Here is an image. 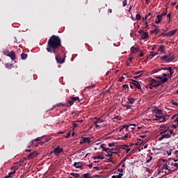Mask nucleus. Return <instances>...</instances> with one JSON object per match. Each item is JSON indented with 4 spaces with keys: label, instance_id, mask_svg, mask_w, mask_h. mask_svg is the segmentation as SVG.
I'll return each instance as SVG.
<instances>
[{
    "label": "nucleus",
    "instance_id": "nucleus-1",
    "mask_svg": "<svg viewBox=\"0 0 178 178\" xmlns=\"http://www.w3.org/2000/svg\"><path fill=\"white\" fill-rule=\"evenodd\" d=\"M62 47L60 38L58 35H53L47 41V51L51 54H56V49Z\"/></svg>",
    "mask_w": 178,
    "mask_h": 178
},
{
    "label": "nucleus",
    "instance_id": "nucleus-2",
    "mask_svg": "<svg viewBox=\"0 0 178 178\" xmlns=\"http://www.w3.org/2000/svg\"><path fill=\"white\" fill-rule=\"evenodd\" d=\"M155 78L161 80L160 81H156L157 86H161V84H165L168 81V74L163 73V76L156 75Z\"/></svg>",
    "mask_w": 178,
    "mask_h": 178
},
{
    "label": "nucleus",
    "instance_id": "nucleus-3",
    "mask_svg": "<svg viewBox=\"0 0 178 178\" xmlns=\"http://www.w3.org/2000/svg\"><path fill=\"white\" fill-rule=\"evenodd\" d=\"M76 101H79V102H80V98H79V97H71V99L68 100V102L65 103L66 108H70Z\"/></svg>",
    "mask_w": 178,
    "mask_h": 178
},
{
    "label": "nucleus",
    "instance_id": "nucleus-4",
    "mask_svg": "<svg viewBox=\"0 0 178 178\" xmlns=\"http://www.w3.org/2000/svg\"><path fill=\"white\" fill-rule=\"evenodd\" d=\"M173 59H175V56H171L170 53V55L163 56L161 57V60H165V62H167V63H169V62H172V60H173Z\"/></svg>",
    "mask_w": 178,
    "mask_h": 178
},
{
    "label": "nucleus",
    "instance_id": "nucleus-5",
    "mask_svg": "<svg viewBox=\"0 0 178 178\" xmlns=\"http://www.w3.org/2000/svg\"><path fill=\"white\" fill-rule=\"evenodd\" d=\"M60 152H63V148H60V147L57 146V147L54 148L53 153L56 156H58L60 154Z\"/></svg>",
    "mask_w": 178,
    "mask_h": 178
},
{
    "label": "nucleus",
    "instance_id": "nucleus-6",
    "mask_svg": "<svg viewBox=\"0 0 178 178\" xmlns=\"http://www.w3.org/2000/svg\"><path fill=\"white\" fill-rule=\"evenodd\" d=\"M86 143L88 144H90V143H91V139L90 138H87V137H81V140L80 142V144H86Z\"/></svg>",
    "mask_w": 178,
    "mask_h": 178
},
{
    "label": "nucleus",
    "instance_id": "nucleus-7",
    "mask_svg": "<svg viewBox=\"0 0 178 178\" xmlns=\"http://www.w3.org/2000/svg\"><path fill=\"white\" fill-rule=\"evenodd\" d=\"M171 137H172V135L169 134V133L163 134H161V137L159 138V141H162L163 138H170Z\"/></svg>",
    "mask_w": 178,
    "mask_h": 178
},
{
    "label": "nucleus",
    "instance_id": "nucleus-8",
    "mask_svg": "<svg viewBox=\"0 0 178 178\" xmlns=\"http://www.w3.org/2000/svg\"><path fill=\"white\" fill-rule=\"evenodd\" d=\"M131 84H133V86H134L136 88H138V90H141V85L140 84V83H138V81L136 80H132Z\"/></svg>",
    "mask_w": 178,
    "mask_h": 178
},
{
    "label": "nucleus",
    "instance_id": "nucleus-9",
    "mask_svg": "<svg viewBox=\"0 0 178 178\" xmlns=\"http://www.w3.org/2000/svg\"><path fill=\"white\" fill-rule=\"evenodd\" d=\"M56 60L57 63H65V58H60V56H59V54H56Z\"/></svg>",
    "mask_w": 178,
    "mask_h": 178
},
{
    "label": "nucleus",
    "instance_id": "nucleus-10",
    "mask_svg": "<svg viewBox=\"0 0 178 178\" xmlns=\"http://www.w3.org/2000/svg\"><path fill=\"white\" fill-rule=\"evenodd\" d=\"M177 32V29L170 31L168 33L165 34V37H173V35H175Z\"/></svg>",
    "mask_w": 178,
    "mask_h": 178
},
{
    "label": "nucleus",
    "instance_id": "nucleus-11",
    "mask_svg": "<svg viewBox=\"0 0 178 178\" xmlns=\"http://www.w3.org/2000/svg\"><path fill=\"white\" fill-rule=\"evenodd\" d=\"M101 148H102V151H104V152H106L107 154H112V150L113 149V147L106 148L105 147H104V145H101Z\"/></svg>",
    "mask_w": 178,
    "mask_h": 178
},
{
    "label": "nucleus",
    "instance_id": "nucleus-12",
    "mask_svg": "<svg viewBox=\"0 0 178 178\" xmlns=\"http://www.w3.org/2000/svg\"><path fill=\"white\" fill-rule=\"evenodd\" d=\"M153 115H163L162 110L159 108H154L152 111Z\"/></svg>",
    "mask_w": 178,
    "mask_h": 178
},
{
    "label": "nucleus",
    "instance_id": "nucleus-13",
    "mask_svg": "<svg viewBox=\"0 0 178 178\" xmlns=\"http://www.w3.org/2000/svg\"><path fill=\"white\" fill-rule=\"evenodd\" d=\"M38 155V151H33V152L30 153L28 155L29 159H33L35 156H37Z\"/></svg>",
    "mask_w": 178,
    "mask_h": 178
},
{
    "label": "nucleus",
    "instance_id": "nucleus-14",
    "mask_svg": "<svg viewBox=\"0 0 178 178\" xmlns=\"http://www.w3.org/2000/svg\"><path fill=\"white\" fill-rule=\"evenodd\" d=\"M168 70H169L170 73L168 74V79H172V76H173V73H175V71L172 68V67H168Z\"/></svg>",
    "mask_w": 178,
    "mask_h": 178
},
{
    "label": "nucleus",
    "instance_id": "nucleus-15",
    "mask_svg": "<svg viewBox=\"0 0 178 178\" xmlns=\"http://www.w3.org/2000/svg\"><path fill=\"white\" fill-rule=\"evenodd\" d=\"M8 56H9L12 60H15L16 59V54L13 51H10Z\"/></svg>",
    "mask_w": 178,
    "mask_h": 178
},
{
    "label": "nucleus",
    "instance_id": "nucleus-16",
    "mask_svg": "<svg viewBox=\"0 0 178 178\" xmlns=\"http://www.w3.org/2000/svg\"><path fill=\"white\" fill-rule=\"evenodd\" d=\"M150 80L152 81V84H153V87H154L155 88H156V87H159V86L161 85H158L156 81H158L154 79L150 78Z\"/></svg>",
    "mask_w": 178,
    "mask_h": 178
},
{
    "label": "nucleus",
    "instance_id": "nucleus-17",
    "mask_svg": "<svg viewBox=\"0 0 178 178\" xmlns=\"http://www.w3.org/2000/svg\"><path fill=\"white\" fill-rule=\"evenodd\" d=\"M74 166L76 169H83V165H81V162H74Z\"/></svg>",
    "mask_w": 178,
    "mask_h": 178
},
{
    "label": "nucleus",
    "instance_id": "nucleus-18",
    "mask_svg": "<svg viewBox=\"0 0 178 178\" xmlns=\"http://www.w3.org/2000/svg\"><path fill=\"white\" fill-rule=\"evenodd\" d=\"M143 73H144V71L136 72L134 74H136V76H134V79H139V77H141V76H143Z\"/></svg>",
    "mask_w": 178,
    "mask_h": 178
},
{
    "label": "nucleus",
    "instance_id": "nucleus-19",
    "mask_svg": "<svg viewBox=\"0 0 178 178\" xmlns=\"http://www.w3.org/2000/svg\"><path fill=\"white\" fill-rule=\"evenodd\" d=\"M127 99V104H130L131 105H133V104L136 102V99H134V97H128Z\"/></svg>",
    "mask_w": 178,
    "mask_h": 178
},
{
    "label": "nucleus",
    "instance_id": "nucleus-20",
    "mask_svg": "<svg viewBox=\"0 0 178 178\" xmlns=\"http://www.w3.org/2000/svg\"><path fill=\"white\" fill-rule=\"evenodd\" d=\"M156 17H157V19H158V20H155L154 21V23L156 24H159V23H161V22H162V17H161L159 15H158L157 16H156Z\"/></svg>",
    "mask_w": 178,
    "mask_h": 178
},
{
    "label": "nucleus",
    "instance_id": "nucleus-21",
    "mask_svg": "<svg viewBox=\"0 0 178 178\" xmlns=\"http://www.w3.org/2000/svg\"><path fill=\"white\" fill-rule=\"evenodd\" d=\"M140 35H141L142 40H147V38H148L149 37L148 33H147L145 32L143 33V34H141Z\"/></svg>",
    "mask_w": 178,
    "mask_h": 178
},
{
    "label": "nucleus",
    "instance_id": "nucleus-22",
    "mask_svg": "<svg viewBox=\"0 0 178 178\" xmlns=\"http://www.w3.org/2000/svg\"><path fill=\"white\" fill-rule=\"evenodd\" d=\"M59 106H66V103L65 104L58 103V104H57L56 105H54L52 109H55V108H58Z\"/></svg>",
    "mask_w": 178,
    "mask_h": 178
},
{
    "label": "nucleus",
    "instance_id": "nucleus-23",
    "mask_svg": "<svg viewBox=\"0 0 178 178\" xmlns=\"http://www.w3.org/2000/svg\"><path fill=\"white\" fill-rule=\"evenodd\" d=\"M153 26L155 27V29L152 31V33L154 34H158V33L160 31L159 29H158V26H156L155 24H153Z\"/></svg>",
    "mask_w": 178,
    "mask_h": 178
},
{
    "label": "nucleus",
    "instance_id": "nucleus-24",
    "mask_svg": "<svg viewBox=\"0 0 178 178\" xmlns=\"http://www.w3.org/2000/svg\"><path fill=\"white\" fill-rule=\"evenodd\" d=\"M120 152V149L118 147L113 148V150H111V154H119Z\"/></svg>",
    "mask_w": 178,
    "mask_h": 178
},
{
    "label": "nucleus",
    "instance_id": "nucleus-25",
    "mask_svg": "<svg viewBox=\"0 0 178 178\" xmlns=\"http://www.w3.org/2000/svg\"><path fill=\"white\" fill-rule=\"evenodd\" d=\"M154 116L156 117V118H153V120L158 121L162 119V114L161 115L155 114Z\"/></svg>",
    "mask_w": 178,
    "mask_h": 178
},
{
    "label": "nucleus",
    "instance_id": "nucleus-26",
    "mask_svg": "<svg viewBox=\"0 0 178 178\" xmlns=\"http://www.w3.org/2000/svg\"><path fill=\"white\" fill-rule=\"evenodd\" d=\"M161 119H162V120L160 121L161 123H162V122H166V120H168V119H169V115H163V114H162Z\"/></svg>",
    "mask_w": 178,
    "mask_h": 178
},
{
    "label": "nucleus",
    "instance_id": "nucleus-27",
    "mask_svg": "<svg viewBox=\"0 0 178 178\" xmlns=\"http://www.w3.org/2000/svg\"><path fill=\"white\" fill-rule=\"evenodd\" d=\"M163 170H168V172H170V168L168 167V164H163L162 167Z\"/></svg>",
    "mask_w": 178,
    "mask_h": 178
},
{
    "label": "nucleus",
    "instance_id": "nucleus-28",
    "mask_svg": "<svg viewBox=\"0 0 178 178\" xmlns=\"http://www.w3.org/2000/svg\"><path fill=\"white\" fill-rule=\"evenodd\" d=\"M159 52H165V46L163 44H161L159 46V48L158 49Z\"/></svg>",
    "mask_w": 178,
    "mask_h": 178
},
{
    "label": "nucleus",
    "instance_id": "nucleus-29",
    "mask_svg": "<svg viewBox=\"0 0 178 178\" xmlns=\"http://www.w3.org/2000/svg\"><path fill=\"white\" fill-rule=\"evenodd\" d=\"M82 178H92V176L90 173H86L82 175Z\"/></svg>",
    "mask_w": 178,
    "mask_h": 178
},
{
    "label": "nucleus",
    "instance_id": "nucleus-30",
    "mask_svg": "<svg viewBox=\"0 0 178 178\" xmlns=\"http://www.w3.org/2000/svg\"><path fill=\"white\" fill-rule=\"evenodd\" d=\"M122 106L124 108H127V109H133V105H129V104H122Z\"/></svg>",
    "mask_w": 178,
    "mask_h": 178
},
{
    "label": "nucleus",
    "instance_id": "nucleus-31",
    "mask_svg": "<svg viewBox=\"0 0 178 178\" xmlns=\"http://www.w3.org/2000/svg\"><path fill=\"white\" fill-rule=\"evenodd\" d=\"M70 175L73 176L74 177L73 178L80 177V174L79 173L71 172Z\"/></svg>",
    "mask_w": 178,
    "mask_h": 178
},
{
    "label": "nucleus",
    "instance_id": "nucleus-32",
    "mask_svg": "<svg viewBox=\"0 0 178 178\" xmlns=\"http://www.w3.org/2000/svg\"><path fill=\"white\" fill-rule=\"evenodd\" d=\"M159 173H162V176H165V175H168L169 172H168V171H166V170H163V168L161 170V171L159 172Z\"/></svg>",
    "mask_w": 178,
    "mask_h": 178
},
{
    "label": "nucleus",
    "instance_id": "nucleus-33",
    "mask_svg": "<svg viewBox=\"0 0 178 178\" xmlns=\"http://www.w3.org/2000/svg\"><path fill=\"white\" fill-rule=\"evenodd\" d=\"M155 56V52L151 51L150 54L147 56V59L149 58V59H152Z\"/></svg>",
    "mask_w": 178,
    "mask_h": 178
},
{
    "label": "nucleus",
    "instance_id": "nucleus-34",
    "mask_svg": "<svg viewBox=\"0 0 178 178\" xmlns=\"http://www.w3.org/2000/svg\"><path fill=\"white\" fill-rule=\"evenodd\" d=\"M21 58L25 60V59H27V54L24 53L21 54Z\"/></svg>",
    "mask_w": 178,
    "mask_h": 178
},
{
    "label": "nucleus",
    "instance_id": "nucleus-35",
    "mask_svg": "<svg viewBox=\"0 0 178 178\" xmlns=\"http://www.w3.org/2000/svg\"><path fill=\"white\" fill-rule=\"evenodd\" d=\"M14 175H15V172H9L8 175H6V177L7 178L13 177V176H15Z\"/></svg>",
    "mask_w": 178,
    "mask_h": 178
},
{
    "label": "nucleus",
    "instance_id": "nucleus-36",
    "mask_svg": "<svg viewBox=\"0 0 178 178\" xmlns=\"http://www.w3.org/2000/svg\"><path fill=\"white\" fill-rule=\"evenodd\" d=\"M3 55H6V56H8L9 54H10V52H9V50L8 49H4L3 51Z\"/></svg>",
    "mask_w": 178,
    "mask_h": 178
},
{
    "label": "nucleus",
    "instance_id": "nucleus-37",
    "mask_svg": "<svg viewBox=\"0 0 178 178\" xmlns=\"http://www.w3.org/2000/svg\"><path fill=\"white\" fill-rule=\"evenodd\" d=\"M147 87L149 88V90H152V88L154 87V85H153L152 81H151V79H150V83L149 84V86H146V88H147Z\"/></svg>",
    "mask_w": 178,
    "mask_h": 178
},
{
    "label": "nucleus",
    "instance_id": "nucleus-38",
    "mask_svg": "<svg viewBox=\"0 0 178 178\" xmlns=\"http://www.w3.org/2000/svg\"><path fill=\"white\" fill-rule=\"evenodd\" d=\"M104 156L99 154L95 157V159H104Z\"/></svg>",
    "mask_w": 178,
    "mask_h": 178
},
{
    "label": "nucleus",
    "instance_id": "nucleus-39",
    "mask_svg": "<svg viewBox=\"0 0 178 178\" xmlns=\"http://www.w3.org/2000/svg\"><path fill=\"white\" fill-rule=\"evenodd\" d=\"M5 67H6L7 69H12V64H10V63H6V64H5Z\"/></svg>",
    "mask_w": 178,
    "mask_h": 178
},
{
    "label": "nucleus",
    "instance_id": "nucleus-40",
    "mask_svg": "<svg viewBox=\"0 0 178 178\" xmlns=\"http://www.w3.org/2000/svg\"><path fill=\"white\" fill-rule=\"evenodd\" d=\"M166 15H168V9H166L165 12H164V13H161V14H160L159 15H160L161 17H163V16H166Z\"/></svg>",
    "mask_w": 178,
    "mask_h": 178
},
{
    "label": "nucleus",
    "instance_id": "nucleus-41",
    "mask_svg": "<svg viewBox=\"0 0 178 178\" xmlns=\"http://www.w3.org/2000/svg\"><path fill=\"white\" fill-rule=\"evenodd\" d=\"M95 122H97V123H104V120H102L101 118H98L97 120V121H95Z\"/></svg>",
    "mask_w": 178,
    "mask_h": 178
},
{
    "label": "nucleus",
    "instance_id": "nucleus-42",
    "mask_svg": "<svg viewBox=\"0 0 178 178\" xmlns=\"http://www.w3.org/2000/svg\"><path fill=\"white\" fill-rule=\"evenodd\" d=\"M136 20H141V15L140 14H136Z\"/></svg>",
    "mask_w": 178,
    "mask_h": 178
},
{
    "label": "nucleus",
    "instance_id": "nucleus-43",
    "mask_svg": "<svg viewBox=\"0 0 178 178\" xmlns=\"http://www.w3.org/2000/svg\"><path fill=\"white\" fill-rule=\"evenodd\" d=\"M131 49H134L136 52H140V48L138 47H134V46H133Z\"/></svg>",
    "mask_w": 178,
    "mask_h": 178
},
{
    "label": "nucleus",
    "instance_id": "nucleus-44",
    "mask_svg": "<svg viewBox=\"0 0 178 178\" xmlns=\"http://www.w3.org/2000/svg\"><path fill=\"white\" fill-rule=\"evenodd\" d=\"M168 131H169V129H164L160 133V134H166Z\"/></svg>",
    "mask_w": 178,
    "mask_h": 178
},
{
    "label": "nucleus",
    "instance_id": "nucleus-45",
    "mask_svg": "<svg viewBox=\"0 0 178 178\" xmlns=\"http://www.w3.org/2000/svg\"><path fill=\"white\" fill-rule=\"evenodd\" d=\"M11 169H13V172H15V173H16V170H17V169H19V167H17V166H13V167H12V168Z\"/></svg>",
    "mask_w": 178,
    "mask_h": 178
},
{
    "label": "nucleus",
    "instance_id": "nucleus-46",
    "mask_svg": "<svg viewBox=\"0 0 178 178\" xmlns=\"http://www.w3.org/2000/svg\"><path fill=\"white\" fill-rule=\"evenodd\" d=\"M122 88L124 90H127V88H129V85L128 84H124L122 85Z\"/></svg>",
    "mask_w": 178,
    "mask_h": 178
},
{
    "label": "nucleus",
    "instance_id": "nucleus-47",
    "mask_svg": "<svg viewBox=\"0 0 178 178\" xmlns=\"http://www.w3.org/2000/svg\"><path fill=\"white\" fill-rule=\"evenodd\" d=\"M168 131H169V134H170V136H172H172H175L176 135V134H175L174 132H173V130H169L168 129Z\"/></svg>",
    "mask_w": 178,
    "mask_h": 178
},
{
    "label": "nucleus",
    "instance_id": "nucleus-48",
    "mask_svg": "<svg viewBox=\"0 0 178 178\" xmlns=\"http://www.w3.org/2000/svg\"><path fill=\"white\" fill-rule=\"evenodd\" d=\"M126 5H127V0H124L122 1V6L124 7V6H126Z\"/></svg>",
    "mask_w": 178,
    "mask_h": 178
},
{
    "label": "nucleus",
    "instance_id": "nucleus-49",
    "mask_svg": "<svg viewBox=\"0 0 178 178\" xmlns=\"http://www.w3.org/2000/svg\"><path fill=\"white\" fill-rule=\"evenodd\" d=\"M95 87V85H91L88 86V88H89V90H92V88H94Z\"/></svg>",
    "mask_w": 178,
    "mask_h": 178
},
{
    "label": "nucleus",
    "instance_id": "nucleus-50",
    "mask_svg": "<svg viewBox=\"0 0 178 178\" xmlns=\"http://www.w3.org/2000/svg\"><path fill=\"white\" fill-rule=\"evenodd\" d=\"M113 154V153H107V154H106V156H108L109 158H112Z\"/></svg>",
    "mask_w": 178,
    "mask_h": 178
},
{
    "label": "nucleus",
    "instance_id": "nucleus-51",
    "mask_svg": "<svg viewBox=\"0 0 178 178\" xmlns=\"http://www.w3.org/2000/svg\"><path fill=\"white\" fill-rule=\"evenodd\" d=\"M172 151H173V149H170L169 151H166V154H168V155H172Z\"/></svg>",
    "mask_w": 178,
    "mask_h": 178
},
{
    "label": "nucleus",
    "instance_id": "nucleus-52",
    "mask_svg": "<svg viewBox=\"0 0 178 178\" xmlns=\"http://www.w3.org/2000/svg\"><path fill=\"white\" fill-rule=\"evenodd\" d=\"M108 147H115V143H108Z\"/></svg>",
    "mask_w": 178,
    "mask_h": 178
},
{
    "label": "nucleus",
    "instance_id": "nucleus-53",
    "mask_svg": "<svg viewBox=\"0 0 178 178\" xmlns=\"http://www.w3.org/2000/svg\"><path fill=\"white\" fill-rule=\"evenodd\" d=\"M34 141H41V138H37L34 139L33 140H32V143H33Z\"/></svg>",
    "mask_w": 178,
    "mask_h": 178
},
{
    "label": "nucleus",
    "instance_id": "nucleus-54",
    "mask_svg": "<svg viewBox=\"0 0 178 178\" xmlns=\"http://www.w3.org/2000/svg\"><path fill=\"white\" fill-rule=\"evenodd\" d=\"M161 70H169V67H161L160 71Z\"/></svg>",
    "mask_w": 178,
    "mask_h": 178
},
{
    "label": "nucleus",
    "instance_id": "nucleus-55",
    "mask_svg": "<svg viewBox=\"0 0 178 178\" xmlns=\"http://www.w3.org/2000/svg\"><path fill=\"white\" fill-rule=\"evenodd\" d=\"M122 176H123V174L119 173L118 175H116L117 178H122Z\"/></svg>",
    "mask_w": 178,
    "mask_h": 178
},
{
    "label": "nucleus",
    "instance_id": "nucleus-56",
    "mask_svg": "<svg viewBox=\"0 0 178 178\" xmlns=\"http://www.w3.org/2000/svg\"><path fill=\"white\" fill-rule=\"evenodd\" d=\"M129 125H124V126L122 127V129H126V130L127 131V130H129Z\"/></svg>",
    "mask_w": 178,
    "mask_h": 178
},
{
    "label": "nucleus",
    "instance_id": "nucleus-57",
    "mask_svg": "<svg viewBox=\"0 0 178 178\" xmlns=\"http://www.w3.org/2000/svg\"><path fill=\"white\" fill-rule=\"evenodd\" d=\"M93 123H94L96 129H99V125L97 124V122H95V121H94Z\"/></svg>",
    "mask_w": 178,
    "mask_h": 178
},
{
    "label": "nucleus",
    "instance_id": "nucleus-58",
    "mask_svg": "<svg viewBox=\"0 0 178 178\" xmlns=\"http://www.w3.org/2000/svg\"><path fill=\"white\" fill-rule=\"evenodd\" d=\"M140 58H143L144 56V52L141 51L139 54Z\"/></svg>",
    "mask_w": 178,
    "mask_h": 178
},
{
    "label": "nucleus",
    "instance_id": "nucleus-59",
    "mask_svg": "<svg viewBox=\"0 0 178 178\" xmlns=\"http://www.w3.org/2000/svg\"><path fill=\"white\" fill-rule=\"evenodd\" d=\"M70 137V132H67V136H65V138H69Z\"/></svg>",
    "mask_w": 178,
    "mask_h": 178
},
{
    "label": "nucleus",
    "instance_id": "nucleus-60",
    "mask_svg": "<svg viewBox=\"0 0 178 178\" xmlns=\"http://www.w3.org/2000/svg\"><path fill=\"white\" fill-rule=\"evenodd\" d=\"M172 105L177 106V105H178V103H177V102H172Z\"/></svg>",
    "mask_w": 178,
    "mask_h": 178
},
{
    "label": "nucleus",
    "instance_id": "nucleus-61",
    "mask_svg": "<svg viewBox=\"0 0 178 178\" xmlns=\"http://www.w3.org/2000/svg\"><path fill=\"white\" fill-rule=\"evenodd\" d=\"M123 80H124V77L122 76L119 79V81H120V83H122V81H123Z\"/></svg>",
    "mask_w": 178,
    "mask_h": 178
},
{
    "label": "nucleus",
    "instance_id": "nucleus-62",
    "mask_svg": "<svg viewBox=\"0 0 178 178\" xmlns=\"http://www.w3.org/2000/svg\"><path fill=\"white\" fill-rule=\"evenodd\" d=\"M138 33L139 34H140V35H141L143 34V33H144V31L140 30V31H138Z\"/></svg>",
    "mask_w": 178,
    "mask_h": 178
},
{
    "label": "nucleus",
    "instance_id": "nucleus-63",
    "mask_svg": "<svg viewBox=\"0 0 178 178\" xmlns=\"http://www.w3.org/2000/svg\"><path fill=\"white\" fill-rule=\"evenodd\" d=\"M167 17H172V13H169L167 15Z\"/></svg>",
    "mask_w": 178,
    "mask_h": 178
},
{
    "label": "nucleus",
    "instance_id": "nucleus-64",
    "mask_svg": "<svg viewBox=\"0 0 178 178\" xmlns=\"http://www.w3.org/2000/svg\"><path fill=\"white\" fill-rule=\"evenodd\" d=\"M174 166L175 168H178V163H174Z\"/></svg>",
    "mask_w": 178,
    "mask_h": 178
}]
</instances>
